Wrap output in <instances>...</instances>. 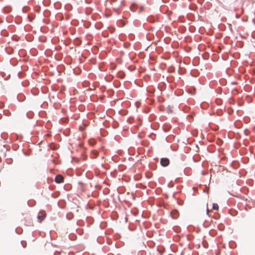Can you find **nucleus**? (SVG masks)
<instances>
[{
    "label": "nucleus",
    "instance_id": "nucleus-5",
    "mask_svg": "<svg viewBox=\"0 0 255 255\" xmlns=\"http://www.w3.org/2000/svg\"><path fill=\"white\" fill-rule=\"evenodd\" d=\"M130 9L133 12L136 11L138 9V6L137 5L134 3H132L131 4Z\"/></svg>",
    "mask_w": 255,
    "mask_h": 255
},
{
    "label": "nucleus",
    "instance_id": "nucleus-20",
    "mask_svg": "<svg viewBox=\"0 0 255 255\" xmlns=\"http://www.w3.org/2000/svg\"><path fill=\"white\" fill-rule=\"evenodd\" d=\"M1 138H3V137H2V134H1Z\"/></svg>",
    "mask_w": 255,
    "mask_h": 255
},
{
    "label": "nucleus",
    "instance_id": "nucleus-18",
    "mask_svg": "<svg viewBox=\"0 0 255 255\" xmlns=\"http://www.w3.org/2000/svg\"><path fill=\"white\" fill-rule=\"evenodd\" d=\"M6 116H8V113H7V114H5Z\"/></svg>",
    "mask_w": 255,
    "mask_h": 255
},
{
    "label": "nucleus",
    "instance_id": "nucleus-6",
    "mask_svg": "<svg viewBox=\"0 0 255 255\" xmlns=\"http://www.w3.org/2000/svg\"><path fill=\"white\" fill-rule=\"evenodd\" d=\"M99 155V152L98 151L94 150L91 152V156L93 158H96Z\"/></svg>",
    "mask_w": 255,
    "mask_h": 255
},
{
    "label": "nucleus",
    "instance_id": "nucleus-19",
    "mask_svg": "<svg viewBox=\"0 0 255 255\" xmlns=\"http://www.w3.org/2000/svg\"><path fill=\"white\" fill-rule=\"evenodd\" d=\"M6 116H8V113H7V114H5Z\"/></svg>",
    "mask_w": 255,
    "mask_h": 255
},
{
    "label": "nucleus",
    "instance_id": "nucleus-8",
    "mask_svg": "<svg viewBox=\"0 0 255 255\" xmlns=\"http://www.w3.org/2000/svg\"><path fill=\"white\" fill-rule=\"evenodd\" d=\"M74 215L72 213H68L66 215V218L68 220H71L73 218Z\"/></svg>",
    "mask_w": 255,
    "mask_h": 255
},
{
    "label": "nucleus",
    "instance_id": "nucleus-11",
    "mask_svg": "<svg viewBox=\"0 0 255 255\" xmlns=\"http://www.w3.org/2000/svg\"><path fill=\"white\" fill-rule=\"evenodd\" d=\"M138 8H139V10H138V12L139 13H141L144 11V6H140Z\"/></svg>",
    "mask_w": 255,
    "mask_h": 255
},
{
    "label": "nucleus",
    "instance_id": "nucleus-12",
    "mask_svg": "<svg viewBox=\"0 0 255 255\" xmlns=\"http://www.w3.org/2000/svg\"><path fill=\"white\" fill-rule=\"evenodd\" d=\"M15 232L18 234H21L22 232V230L21 228H16L15 229Z\"/></svg>",
    "mask_w": 255,
    "mask_h": 255
},
{
    "label": "nucleus",
    "instance_id": "nucleus-10",
    "mask_svg": "<svg viewBox=\"0 0 255 255\" xmlns=\"http://www.w3.org/2000/svg\"><path fill=\"white\" fill-rule=\"evenodd\" d=\"M212 208L214 210H217L219 209V206L217 203H213Z\"/></svg>",
    "mask_w": 255,
    "mask_h": 255
},
{
    "label": "nucleus",
    "instance_id": "nucleus-15",
    "mask_svg": "<svg viewBox=\"0 0 255 255\" xmlns=\"http://www.w3.org/2000/svg\"><path fill=\"white\" fill-rule=\"evenodd\" d=\"M206 211H207V214H208L210 212V210L207 208Z\"/></svg>",
    "mask_w": 255,
    "mask_h": 255
},
{
    "label": "nucleus",
    "instance_id": "nucleus-1",
    "mask_svg": "<svg viewBox=\"0 0 255 255\" xmlns=\"http://www.w3.org/2000/svg\"><path fill=\"white\" fill-rule=\"evenodd\" d=\"M160 163L162 166L166 167L169 164L170 161L168 158L163 157L160 159Z\"/></svg>",
    "mask_w": 255,
    "mask_h": 255
},
{
    "label": "nucleus",
    "instance_id": "nucleus-13",
    "mask_svg": "<svg viewBox=\"0 0 255 255\" xmlns=\"http://www.w3.org/2000/svg\"><path fill=\"white\" fill-rule=\"evenodd\" d=\"M21 245H22V246H23V248H25V246H26V242L23 241H22L21 242Z\"/></svg>",
    "mask_w": 255,
    "mask_h": 255
},
{
    "label": "nucleus",
    "instance_id": "nucleus-4",
    "mask_svg": "<svg viewBox=\"0 0 255 255\" xmlns=\"http://www.w3.org/2000/svg\"><path fill=\"white\" fill-rule=\"evenodd\" d=\"M11 9H12V8L10 6H6L3 8L2 10H3V12L5 13H8L11 11Z\"/></svg>",
    "mask_w": 255,
    "mask_h": 255
},
{
    "label": "nucleus",
    "instance_id": "nucleus-2",
    "mask_svg": "<svg viewBox=\"0 0 255 255\" xmlns=\"http://www.w3.org/2000/svg\"><path fill=\"white\" fill-rule=\"evenodd\" d=\"M64 178L63 176L61 175H57L55 176V181L57 183H60L63 181Z\"/></svg>",
    "mask_w": 255,
    "mask_h": 255
},
{
    "label": "nucleus",
    "instance_id": "nucleus-17",
    "mask_svg": "<svg viewBox=\"0 0 255 255\" xmlns=\"http://www.w3.org/2000/svg\"><path fill=\"white\" fill-rule=\"evenodd\" d=\"M59 254V252H55V253H54V255H56L57 254Z\"/></svg>",
    "mask_w": 255,
    "mask_h": 255
},
{
    "label": "nucleus",
    "instance_id": "nucleus-14",
    "mask_svg": "<svg viewBox=\"0 0 255 255\" xmlns=\"http://www.w3.org/2000/svg\"><path fill=\"white\" fill-rule=\"evenodd\" d=\"M3 106V104L2 102H0V109H1Z\"/></svg>",
    "mask_w": 255,
    "mask_h": 255
},
{
    "label": "nucleus",
    "instance_id": "nucleus-7",
    "mask_svg": "<svg viewBox=\"0 0 255 255\" xmlns=\"http://www.w3.org/2000/svg\"><path fill=\"white\" fill-rule=\"evenodd\" d=\"M117 76L119 78L121 79H124L126 76V74L123 71H119L117 74Z\"/></svg>",
    "mask_w": 255,
    "mask_h": 255
},
{
    "label": "nucleus",
    "instance_id": "nucleus-3",
    "mask_svg": "<svg viewBox=\"0 0 255 255\" xmlns=\"http://www.w3.org/2000/svg\"><path fill=\"white\" fill-rule=\"evenodd\" d=\"M170 215L172 217V218L173 219H176L178 218V216H179V213H178V211L176 210H172L171 212H170Z\"/></svg>",
    "mask_w": 255,
    "mask_h": 255
},
{
    "label": "nucleus",
    "instance_id": "nucleus-9",
    "mask_svg": "<svg viewBox=\"0 0 255 255\" xmlns=\"http://www.w3.org/2000/svg\"><path fill=\"white\" fill-rule=\"evenodd\" d=\"M45 217V213H42V215H37V218L38 220H40V221H42L44 220V218Z\"/></svg>",
    "mask_w": 255,
    "mask_h": 255
},
{
    "label": "nucleus",
    "instance_id": "nucleus-16",
    "mask_svg": "<svg viewBox=\"0 0 255 255\" xmlns=\"http://www.w3.org/2000/svg\"><path fill=\"white\" fill-rule=\"evenodd\" d=\"M28 18L29 19V20L30 21H32V19L31 18V17H30V16L29 15H28Z\"/></svg>",
    "mask_w": 255,
    "mask_h": 255
}]
</instances>
